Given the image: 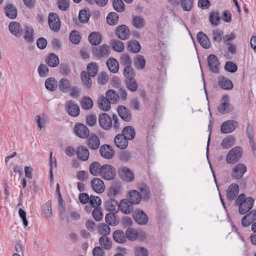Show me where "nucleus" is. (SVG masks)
<instances>
[{"label": "nucleus", "instance_id": "56", "mask_svg": "<svg viewBox=\"0 0 256 256\" xmlns=\"http://www.w3.org/2000/svg\"><path fill=\"white\" fill-rule=\"evenodd\" d=\"M108 80V76L104 72H101L98 74L97 82L99 84L104 85L106 84Z\"/></svg>", "mask_w": 256, "mask_h": 256}, {"label": "nucleus", "instance_id": "24", "mask_svg": "<svg viewBox=\"0 0 256 256\" xmlns=\"http://www.w3.org/2000/svg\"><path fill=\"white\" fill-rule=\"evenodd\" d=\"M197 38L200 44L204 48L208 49L210 47V42L207 36L202 32L197 34Z\"/></svg>", "mask_w": 256, "mask_h": 256}, {"label": "nucleus", "instance_id": "25", "mask_svg": "<svg viewBox=\"0 0 256 256\" xmlns=\"http://www.w3.org/2000/svg\"><path fill=\"white\" fill-rule=\"evenodd\" d=\"M76 155L82 161H86L88 159L90 152L84 146H80L76 150Z\"/></svg>", "mask_w": 256, "mask_h": 256}, {"label": "nucleus", "instance_id": "54", "mask_svg": "<svg viewBox=\"0 0 256 256\" xmlns=\"http://www.w3.org/2000/svg\"><path fill=\"white\" fill-rule=\"evenodd\" d=\"M81 106L84 110H90L93 106V102L90 98L84 96L82 100Z\"/></svg>", "mask_w": 256, "mask_h": 256}, {"label": "nucleus", "instance_id": "62", "mask_svg": "<svg viewBox=\"0 0 256 256\" xmlns=\"http://www.w3.org/2000/svg\"><path fill=\"white\" fill-rule=\"evenodd\" d=\"M90 203L94 208H98L101 204V199L98 196H90Z\"/></svg>", "mask_w": 256, "mask_h": 256}, {"label": "nucleus", "instance_id": "49", "mask_svg": "<svg viewBox=\"0 0 256 256\" xmlns=\"http://www.w3.org/2000/svg\"><path fill=\"white\" fill-rule=\"evenodd\" d=\"M134 65L138 69H143L146 65L144 57L140 55L137 56L134 60Z\"/></svg>", "mask_w": 256, "mask_h": 256}, {"label": "nucleus", "instance_id": "45", "mask_svg": "<svg viewBox=\"0 0 256 256\" xmlns=\"http://www.w3.org/2000/svg\"><path fill=\"white\" fill-rule=\"evenodd\" d=\"M46 88L50 91H54L58 86L57 82L54 78H48L45 82Z\"/></svg>", "mask_w": 256, "mask_h": 256}, {"label": "nucleus", "instance_id": "58", "mask_svg": "<svg viewBox=\"0 0 256 256\" xmlns=\"http://www.w3.org/2000/svg\"><path fill=\"white\" fill-rule=\"evenodd\" d=\"M113 6L118 12H122L124 10V4L122 0H113Z\"/></svg>", "mask_w": 256, "mask_h": 256}, {"label": "nucleus", "instance_id": "50", "mask_svg": "<svg viewBox=\"0 0 256 256\" xmlns=\"http://www.w3.org/2000/svg\"><path fill=\"white\" fill-rule=\"evenodd\" d=\"M118 16L116 12H112L108 14L106 18V21L108 24L114 26L118 24Z\"/></svg>", "mask_w": 256, "mask_h": 256}, {"label": "nucleus", "instance_id": "23", "mask_svg": "<svg viewBox=\"0 0 256 256\" xmlns=\"http://www.w3.org/2000/svg\"><path fill=\"white\" fill-rule=\"evenodd\" d=\"M220 86L225 90H230L233 88L232 82L228 78L224 76H220L218 78Z\"/></svg>", "mask_w": 256, "mask_h": 256}, {"label": "nucleus", "instance_id": "15", "mask_svg": "<svg viewBox=\"0 0 256 256\" xmlns=\"http://www.w3.org/2000/svg\"><path fill=\"white\" fill-rule=\"evenodd\" d=\"M100 152L103 158L110 159L114 156V150L110 145L104 144L100 147Z\"/></svg>", "mask_w": 256, "mask_h": 256}, {"label": "nucleus", "instance_id": "22", "mask_svg": "<svg viewBox=\"0 0 256 256\" xmlns=\"http://www.w3.org/2000/svg\"><path fill=\"white\" fill-rule=\"evenodd\" d=\"M255 220H256V210H252L242 218V224L244 226H248Z\"/></svg>", "mask_w": 256, "mask_h": 256}, {"label": "nucleus", "instance_id": "20", "mask_svg": "<svg viewBox=\"0 0 256 256\" xmlns=\"http://www.w3.org/2000/svg\"><path fill=\"white\" fill-rule=\"evenodd\" d=\"M8 29L10 32L16 37H20L22 34V28L18 22H11L9 24Z\"/></svg>", "mask_w": 256, "mask_h": 256}, {"label": "nucleus", "instance_id": "3", "mask_svg": "<svg viewBox=\"0 0 256 256\" xmlns=\"http://www.w3.org/2000/svg\"><path fill=\"white\" fill-rule=\"evenodd\" d=\"M116 176V170L111 165L104 164L102 166L100 176L106 180H112Z\"/></svg>", "mask_w": 256, "mask_h": 256}, {"label": "nucleus", "instance_id": "5", "mask_svg": "<svg viewBox=\"0 0 256 256\" xmlns=\"http://www.w3.org/2000/svg\"><path fill=\"white\" fill-rule=\"evenodd\" d=\"M110 48L106 44H102L98 48H94L92 50L93 54L98 58H106L110 54Z\"/></svg>", "mask_w": 256, "mask_h": 256}, {"label": "nucleus", "instance_id": "64", "mask_svg": "<svg viewBox=\"0 0 256 256\" xmlns=\"http://www.w3.org/2000/svg\"><path fill=\"white\" fill-rule=\"evenodd\" d=\"M225 70L230 72L234 73L238 70L237 65L232 62H228L226 63Z\"/></svg>", "mask_w": 256, "mask_h": 256}, {"label": "nucleus", "instance_id": "26", "mask_svg": "<svg viewBox=\"0 0 256 256\" xmlns=\"http://www.w3.org/2000/svg\"><path fill=\"white\" fill-rule=\"evenodd\" d=\"M118 208L124 213L129 214L133 210L132 204L129 203L126 199L122 200L118 205Z\"/></svg>", "mask_w": 256, "mask_h": 256}, {"label": "nucleus", "instance_id": "46", "mask_svg": "<svg viewBox=\"0 0 256 256\" xmlns=\"http://www.w3.org/2000/svg\"><path fill=\"white\" fill-rule=\"evenodd\" d=\"M112 48L118 52H122L124 50V46L122 42L116 40H114L110 42Z\"/></svg>", "mask_w": 256, "mask_h": 256}, {"label": "nucleus", "instance_id": "43", "mask_svg": "<svg viewBox=\"0 0 256 256\" xmlns=\"http://www.w3.org/2000/svg\"><path fill=\"white\" fill-rule=\"evenodd\" d=\"M132 24L134 26L137 28H142L146 24V22L144 18L140 16H134L132 20Z\"/></svg>", "mask_w": 256, "mask_h": 256}, {"label": "nucleus", "instance_id": "47", "mask_svg": "<svg viewBox=\"0 0 256 256\" xmlns=\"http://www.w3.org/2000/svg\"><path fill=\"white\" fill-rule=\"evenodd\" d=\"M46 62L50 66L56 67L59 64V59L56 54H50L48 56Z\"/></svg>", "mask_w": 256, "mask_h": 256}, {"label": "nucleus", "instance_id": "4", "mask_svg": "<svg viewBox=\"0 0 256 256\" xmlns=\"http://www.w3.org/2000/svg\"><path fill=\"white\" fill-rule=\"evenodd\" d=\"M246 171V167L243 164H238L232 170L231 177L234 180H238L242 178Z\"/></svg>", "mask_w": 256, "mask_h": 256}, {"label": "nucleus", "instance_id": "37", "mask_svg": "<svg viewBox=\"0 0 256 256\" xmlns=\"http://www.w3.org/2000/svg\"><path fill=\"white\" fill-rule=\"evenodd\" d=\"M88 39L89 42L92 45H98L102 42V36L96 32H92L90 34Z\"/></svg>", "mask_w": 256, "mask_h": 256}, {"label": "nucleus", "instance_id": "39", "mask_svg": "<svg viewBox=\"0 0 256 256\" xmlns=\"http://www.w3.org/2000/svg\"><path fill=\"white\" fill-rule=\"evenodd\" d=\"M141 48L140 44L136 40H131L129 41L128 45V50L133 53L138 52Z\"/></svg>", "mask_w": 256, "mask_h": 256}, {"label": "nucleus", "instance_id": "17", "mask_svg": "<svg viewBox=\"0 0 256 256\" xmlns=\"http://www.w3.org/2000/svg\"><path fill=\"white\" fill-rule=\"evenodd\" d=\"M118 172L121 178L126 182H130L134 180L133 173L126 166L122 167Z\"/></svg>", "mask_w": 256, "mask_h": 256}, {"label": "nucleus", "instance_id": "52", "mask_svg": "<svg viewBox=\"0 0 256 256\" xmlns=\"http://www.w3.org/2000/svg\"><path fill=\"white\" fill-rule=\"evenodd\" d=\"M59 89L62 92H66L70 88L69 80L65 78H62L58 83Z\"/></svg>", "mask_w": 256, "mask_h": 256}, {"label": "nucleus", "instance_id": "31", "mask_svg": "<svg viewBox=\"0 0 256 256\" xmlns=\"http://www.w3.org/2000/svg\"><path fill=\"white\" fill-rule=\"evenodd\" d=\"M138 189L143 200H147L150 198V190L149 187L144 183H140L138 186Z\"/></svg>", "mask_w": 256, "mask_h": 256}, {"label": "nucleus", "instance_id": "60", "mask_svg": "<svg viewBox=\"0 0 256 256\" xmlns=\"http://www.w3.org/2000/svg\"><path fill=\"white\" fill-rule=\"evenodd\" d=\"M127 88L131 92H136L138 89V84L134 79L128 80L126 81Z\"/></svg>", "mask_w": 256, "mask_h": 256}, {"label": "nucleus", "instance_id": "53", "mask_svg": "<svg viewBox=\"0 0 256 256\" xmlns=\"http://www.w3.org/2000/svg\"><path fill=\"white\" fill-rule=\"evenodd\" d=\"M234 144V138L232 136H228L224 138L222 142V146L224 148H229Z\"/></svg>", "mask_w": 256, "mask_h": 256}, {"label": "nucleus", "instance_id": "12", "mask_svg": "<svg viewBox=\"0 0 256 256\" xmlns=\"http://www.w3.org/2000/svg\"><path fill=\"white\" fill-rule=\"evenodd\" d=\"M74 132L78 136L82 138H86L90 134L88 128L82 124H76L74 128Z\"/></svg>", "mask_w": 256, "mask_h": 256}, {"label": "nucleus", "instance_id": "6", "mask_svg": "<svg viewBox=\"0 0 256 256\" xmlns=\"http://www.w3.org/2000/svg\"><path fill=\"white\" fill-rule=\"evenodd\" d=\"M208 63L210 70L215 74L219 72L220 63L218 58L213 54H211L208 57Z\"/></svg>", "mask_w": 256, "mask_h": 256}, {"label": "nucleus", "instance_id": "36", "mask_svg": "<svg viewBox=\"0 0 256 256\" xmlns=\"http://www.w3.org/2000/svg\"><path fill=\"white\" fill-rule=\"evenodd\" d=\"M142 233H139L138 230L134 228H128L125 233V235L129 240H136L138 238Z\"/></svg>", "mask_w": 256, "mask_h": 256}, {"label": "nucleus", "instance_id": "18", "mask_svg": "<svg viewBox=\"0 0 256 256\" xmlns=\"http://www.w3.org/2000/svg\"><path fill=\"white\" fill-rule=\"evenodd\" d=\"M129 203L132 204H138L142 200V196L136 190H132L128 192V199Z\"/></svg>", "mask_w": 256, "mask_h": 256}, {"label": "nucleus", "instance_id": "27", "mask_svg": "<svg viewBox=\"0 0 256 256\" xmlns=\"http://www.w3.org/2000/svg\"><path fill=\"white\" fill-rule=\"evenodd\" d=\"M238 191L239 188L238 186L235 184H232L229 186L227 190V198L230 200H234L238 196Z\"/></svg>", "mask_w": 256, "mask_h": 256}, {"label": "nucleus", "instance_id": "42", "mask_svg": "<svg viewBox=\"0 0 256 256\" xmlns=\"http://www.w3.org/2000/svg\"><path fill=\"white\" fill-rule=\"evenodd\" d=\"M123 136L128 140L133 139L135 136V130L131 126H126L122 130Z\"/></svg>", "mask_w": 256, "mask_h": 256}, {"label": "nucleus", "instance_id": "38", "mask_svg": "<svg viewBox=\"0 0 256 256\" xmlns=\"http://www.w3.org/2000/svg\"><path fill=\"white\" fill-rule=\"evenodd\" d=\"M106 64L111 72L113 73H116L118 72L119 69V64L116 59L113 58L108 59L106 62Z\"/></svg>", "mask_w": 256, "mask_h": 256}, {"label": "nucleus", "instance_id": "41", "mask_svg": "<svg viewBox=\"0 0 256 256\" xmlns=\"http://www.w3.org/2000/svg\"><path fill=\"white\" fill-rule=\"evenodd\" d=\"M24 38L28 42L30 43L34 41V30L32 28L28 26L25 27Z\"/></svg>", "mask_w": 256, "mask_h": 256}, {"label": "nucleus", "instance_id": "34", "mask_svg": "<svg viewBox=\"0 0 256 256\" xmlns=\"http://www.w3.org/2000/svg\"><path fill=\"white\" fill-rule=\"evenodd\" d=\"M98 107L104 111H108L110 108V102L105 97L102 96L98 100Z\"/></svg>", "mask_w": 256, "mask_h": 256}, {"label": "nucleus", "instance_id": "8", "mask_svg": "<svg viewBox=\"0 0 256 256\" xmlns=\"http://www.w3.org/2000/svg\"><path fill=\"white\" fill-rule=\"evenodd\" d=\"M228 97L224 96L222 97L223 102L218 107V110L222 114H226L232 112L234 110L233 106L228 102Z\"/></svg>", "mask_w": 256, "mask_h": 256}, {"label": "nucleus", "instance_id": "33", "mask_svg": "<svg viewBox=\"0 0 256 256\" xmlns=\"http://www.w3.org/2000/svg\"><path fill=\"white\" fill-rule=\"evenodd\" d=\"M98 231L100 234L104 235L99 238V240H108L106 236L110 234V228L108 224H101L99 226Z\"/></svg>", "mask_w": 256, "mask_h": 256}, {"label": "nucleus", "instance_id": "30", "mask_svg": "<svg viewBox=\"0 0 256 256\" xmlns=\"http://www.w3.org/2000/svg\"><path fill=\"white\" fill-rule=\"evenodd\" d=\"M122 190V186L120 182H116L112 185L108 191V196L110 198H113L115 196L118 194Z\"/></svg>", "mask_w": 256, "mask_h": 256}, {"label": "nucleus", "instance_id": "9", "mask_svg": "<svg viewBox=\"0 0 256 256\" xmlns=\"http://www.w3.org/2000/svg\"><path fill=\"white\" fill-rule=\"evenodd\" d=\"M86 144L90 150H96L100 146V138L96 134H92L87 138Z\"/></svg>", "mask_w": 256, "mask_h": 256}, {"label": "nucleus", "instance_id": "44", "mask_svg": "<svg viewBox=\"0 0 256 256\" xmlns=\"http://www.w3.org/2000/svg\"><path fill=\"white\" fill-rule=\"evenodd\" d=\"M119 98L118 94L114 90H110L106 92L105 98L110 103H115Z\"/></svg>", "mask_w": 256, "mask_h": 256}, {"label": "nucleus", "instance_id": "59", "mask_svg": "<svg viewBox=\"0 0 256 256\" xmlns=\"http://www.w3.org/2000/svg\"><path fill=\"white\" fill-rule=\"evenodd\" d=\"M90 15L86 10H82L79 12L78 18L82 23H86L90 18Z\"/></svg>", "mask_w": 256, "mask_h": 256}, {"label": "nucleus", "instance_id": "14", "mask_svg": "<svg viewBox=\"0 0 256 256\" xmlns=\"http://www.w3.org/2000/svg\"><path fill=\"white\" fill-rule=\"evenodd\" d=\"M133 218L136 222L141 225L146 224L148 220L146 214L140 210H136L134 212Z\"/></svg>", "mask_w": 256, "mask_h": 256}, {"label": "nucleus", "instance_id": "57", "mask_svg": "<svg viewBox=\"0 0 256 256\" xmlns=\"http://www.w3.org/2000/svg\"><path fill=\"white\" fill-rule=\"evenodd\" d=\"M70 39L73 44H78L80 41L81 37L78 31L73 30L70 35Z\"/></svg>", "mask_w": 256, "mask_h": 256}, {"label": "nucleus", "instance_id": "21", "mask_svg": "<svg viewBox=\"0 0 256 256\" xmlns=\"http://www.w3.org/2000/svg\"><path fill=\"white\" fill-rule=\"evenodd\" d=\"M118 112L120 116L125 122H129L132 118L130 110L124 106H120L118 108Z\"/></svg>", "mask_w": 256, "mask_h": 256}, {"label": "nucleus", "instance_id": "2", "mask_svg": "<svg viewBox=\"0 0 256 256\" xmlns=\"http://www.w3.org/2000/svg\"><path fill=\"white\" fill-rule=\"evenodd\" d=\"M48 23L52 30L57 32L60 30V20L56 14L53 12L50 13L48 17Z\"/></svg>", "mask_w": 256, "mask_h": 256}, {"label": "nucleus", "instance_id": "1", "mask_svg": "<svg viewBox=\"0 0 256 256\" xmlns=\"http://www.w3.org/2000/svg\"><path fill=\"white\" fill-rule=\"evenodd\" d=\"M243 150L240 146H236L228 152L226 161L228 164H234L238 162L242 157Z\"/></svg>", "mask_w": 256, "mask_h": 256}, {"label": "nucleus", "instance_id": "55", "mask_svg": "<svg viewBox=\"0 0 256 256\" xmlns=\"http://www.w3.org/2000/svg\"><path fill=\"white\" fill-rule=\"evenodd\" d=\"M88 74L92 77L95 76L98 72V66L96 62H91L87 66Z\"/></svg>", "mask_w": 256, "mask_h": 256}, {"label": "nucleus", "instance_id": "29", "mask_svg": "<svg viewBox=\"0 0 256 256\" xmlns=\"http://www.w3.org/2000/svg\"><path fill=\"white\" fill-rule=\"evenodd\" d=\"M128 140L123 134H118L115 137L114 143L118 148L124 149L128 145Z\"/></svg>", "mask_w": 256, "mask_h": 256}, {"label": "nucleus", "instance_id": "61", "mask_svg": "<svg viewBox=\"0 0 256 256\" xmlns=\"http://www.w3.org/2000/svg\"><path fill=\"white\" fill-rule=\"evenodd\" d=\"M124 74L128 80L134 78V74L133 68L130 66H126L124 70Z\"/></svg>", "mask_w": 256, "mask_h": 256}, {"label": "nucleus", "instance_id": "63", "mask_svg": "<svg viewBox=\"0 0 256 256\" xmlns=\"http://www.w3.org/2000/svg\"><path fill=\"white\" fill-rule=\"evenodd\" d=\"M38 72L40 77H46L48 72V68L44 64H40L38 68Z\"/></svg>", "mask_w": 256, "mask_h": 256}, {"label": "nucleus", "instance_id": "40", "mask_svg": "<svg viewBox=\"0 0 256 256\" xmlns=\"http://www.w3.org/2000/svg\"><path fill=\"white\" fill-rule=\"evenodd\" d=\"M90 76H91L88 74L87 72L83 71L81 72L80 77L82 82L88 88H90L92 84V80Z\"/></svg>", "mask_w": 256, "mask_h": 256}, {"label": "nucleus", "instance_id": "10", "mask_svg": "<svg viewBox=\"0 0 256 256\" xmlns=\"http://www.w3.org/2000/svg\"><path fill=\"white\" fill-rule=\"evenodd\" d=\"M238 123L232 120L226 121L220 126L221 132L223 134H229L232 132L238 126Z\"/></svg>", "mask_w": 256, "mask_h": 256}, {"label": "nucleus", "instance_id": "48", "mask_svg": "<svg viewBox=\"0 0 256 256\" xmlns=\"http://www.w3.org/2000/svg\"><path fill=\"white\" fill-rule=\"evenodd\" d=\"M223 34V32L219 29L213 30L212 34L213 42L220 44L222 40Z\"/></svg>", "mask_w": 256, "mask_h": 256}, {"label": "nucleus", "instance_id": "7", "mask_svg": "<svg viewBox=\"0 0 256 256\" xmlns=\"http://www.w3.org/2000/svg\"><path fill=\"white\" fill-rule=\"evenodd\" d=\"M254 203V199L251 197L246 198L244 202L239 204L238 211L242 214H246L252 208Z\"/></svg>", "mask_w": 256, "mask_h": 256}, {"label": "nucleus", "instance_id": "51", "mask_svg": "<svg viewBox=\"0 0 256 256\" xmlns=\"http://www.w3.org/2000/svg\"><path fill=\"white\" fill-rule=\"evenodd\" d=\"M209 20L211 24L214 26H218L220 20V14L218 12H212L210 13Z\"/></svg>", "mask_w": 256, "mask_h": 256}, {"label": "nucleus", "instance_id": "11", "mask_svg": "<svg viewBox=\"0 0 256 256\" xmlns=\"http://www.w3.org/2000/svg\"><path fill=\"white\" fill-rule=\"evenodd\" d=\"M98 121L100 126L105 130H108L112 126L111 118L108 114H100L99 116Z\"/></svg>", "mask_w": 256, "mask_h": 256}, {"label": "nucleus", "instance_id": "19", "mask_svg": "<svg viewBox=\"0 0 256 256\" xmlns=\"http://www.w3.org/2000/svg\"><path fill=\"white\" fill-rule=\"evenodd\" d=\"M91 185L94 190L97 193H102L104 190V182L99 178H94L91 182Z\"/></svg>", "mask_w": 256, "mask_h": 256}, {"label": "nucleus", "instance_id": "35", "mask_svg": "<svg viewBox=\"0 0 256 256\" xmlns=\"http://www.w3.org/2000/svg\"><path fill=\"white\" fill-rule=\"evenodd\" d=\"M105 220L108 224L114 226L119 222V218L113 212H109L106 214Z\"/></svg>", "mask_w": 256, "mask_h": 256}, {"label": "nucleus", "instance_id": "32", "mask_svg": "<svg viewBox=\"0 0 256 256\" xmlns=\"http://www.w3.org/2000/svg\"><path fill=\"white\" fill-rule=\"evenodd\" d=\"M6 16L11 19H14L17 16L18 10L16 6L12 4H8L4 8Z\"/></svg>", "mask_w": 256, "mask_h": 256}, {"label": "nucleus", "instance_id": "13", "mask_svg": "<svg viewBox=\"0 0 256 256\" xmlns=\"http://www.w3.org/2000/svg\"><path fill=\"white\" fill-rule=\"evenodd\" d=\"M116 35L120 40H126L130 36V30L126 25L118 26L116 30Z\"/></svg>", "mask_w": 256, "mask_h": 256}, {"label": "nucleus", "instance_id": "16", "mask_svg": "<svg viewBox=\"0 0 256 256\" xmlns=\"http://www.w3.org/2000/svg\"><path fill=\"white\" fill-rule=\"evenodd\" d=\"M66 110L68 113L72 116L76 117L80 114L79 106L74 101L70 100L66 102Z\"/></svg>", "mask_w": 256, "mask_h": 256}, {"label": "nucleus", "instance_id": "28", "mask_svg": "<svg viewBox=\"0 0 256 256\" xmlns=\"http://www.w3.org/2000/svg\"><path fill=\"white\" fill-rule=\"evenodd\" d=\"M102 168V166L100 162H94L90 166V172L93 176H100Z\"/></svg>", "mask_w": 256, "mask_h": 256}]
</instances>
